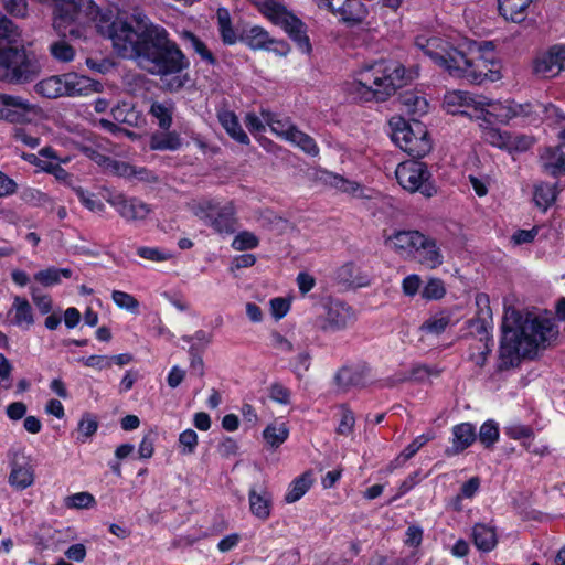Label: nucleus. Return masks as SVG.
I'll return each instance as SVG.
<instances>
[{"label":"nucleus","instance_id":"1","mask_svg":"<svg viewBox=\"0 0 565 565\" xmlns=\"http://www.w3.org/2000/svg\"><path fill=\"white\" fill-rule=\"evenodd\" d=\"M90 6L92 9L82 21H72L62 30L53 24L54 30L62 35L49 46V52L55 61H73L75 49L65 40L66 35L79 39L83 35V26L96 21L98 32L111 41L118 56L134 61L151 75L161 78L173 76L167 84L169 90L177 92L184 86L189 77L180 74L189 68L190 62L179 45L170 39L166 28L153 23L142 13H135L129 20L116 18L110 21L106 14H100L93 0Z\"/></svg>","mask_w":565,"mask_h":565},{"label":"nucleus","instance_id":"2","mask_svg":"<svg viewBox=\"0 0 565 565\" xmlns=\"http://www.w3.org/2000/svg\"><path fill=\"white\" fill-rule=\"evenodd\" d=\"M415 44L452 77L466 78L476 84L500 78V73L495 68L494 45L490 41L470 44L468 53L438 36H418Z\"/></svg>","mask_w":565,"mask_h":565},{"label":"nucleus","instance_id":"3","mask_svg":"<svg viewBox=\"0 0 565 565\" xmlns=\"http://www.w3.org/2000/svg\"><path fill=\"white\" fill-rule=\"evenodd\" d=\"M557 334L553 319L505 311L499 350L500 371L519 365L522 358H533L537 350Z\"/></svg>","mask_w":565,"mask_h":565},{"label":"nucleus","instance_id":"4","mask_svg":"<svg viewBox=\"0 0 565 565\" xmlns=\"http://www.w3.org/2000/svg\"><path fill=\"white\" fill-rule=\"evenodd\" d=\"M405 83L402 64L380 61L360 71L359 77L348 85V92L358 102H384Z\"/></svg>","mask_w":565,"mask_h":565},{"label":"nucleus","instance_id":"5","mask_svg":"<svg viewBox=\"0 0 565 565\" xmlns=\"http://www.w3.org/2000/svg\"><path fill=\"white\" fill-rule=\"evenodd\" d=\"M42 72L36 54L24 46H0V82L24 85L35 81Z\"/></svg>","mask_w":565,"mask_h":565},{"label":"nucleus","instance_id":"6","mask_svg":"<svg viewBox=\"0 0 565 565\" xmlns=\"http://www.w3.org/2000/svg\"><path fill=\"white\" fill-rule=\"evenodd\" d=\"M388 124L392 140L411 157L419 159L430 152L431 142L420 121L412 119L409 122L401 116H393Z\"/></svg>","mask_w":565,"mask_h":565},{"label":"nucleus","instance_id":"7","mask_svg":"<svg viewBox=\"0 0 565 565\" xmlns=\"http://www.w3.org/2000/svg\"><path fill=\"white\" fill-rule=\"evenodd\" d=\"M34 92L45 98L83 96L97 92L99 83L76 73L49 76L34 85Z\"/></svg>","mask_w":565,"mask_h":565},{"label":"nucleus","instance_id":"8","mask_svg":"<svg viewBox=\"0 0 565 565\" xmlns=\"http://www.w3.org/2000/svg\"><path fill=\"white\" fill-rule=\"evenodd\" d=\"M193 213L218 234H233L236 231V210L232 202L221 204L214 200H202L193 206Z\"/></svg>","mask_w":565,"mask_h":565},{"label":"nucleus","instance_id":"9","mask_svg":"<svg viewBox=\"0 0 565 565\" xmlns=\"http://www.w3.org/2000/svg\"><path fill=\"white\" fill-rule=\"evenodd\" d=\"M395 175L399 185L411 193L419 192L426 198H431L437 193L431 174L426 163L422 161L407 160L399 163Z\"/></svg>","mask_w":565,"mask_h":565},{"label":"nucleus","instance_id":"10","mask_svg":"<svg viewBox=\"0 0 565 565\" xmlns=\"http://www.w3.org/2000/svg\"><path fill=\"white\" fill-rule=\"evenodd\" d=\"M356 320L355 311L348 303L340 300H330L324 305V313L318 316L315 326L324 333L342 331Z\"/></svg>","mask_w":565,"mask_h":565},{"label":"nucleus","instance_id":"11","mask_svg":"<svg viewBox=\"0 0 565 565\" xmlns=\"http://www.w3.org/2000/svg\"><path fill=\"white\" fill-rule=\"evenodd\" d=\"M318 9L339 17L347 26H356L364 22L369 14L366 6L361 0H312Z\"/></svg>","mask_w":565,"mask_h":565},{"label":"nucleus","instance_id":"12","mask_svg":"<svg viewBox=\"0 0 565 565\" xmlns=\"http://www.w3.org/2000/svg\"><path fill=\"white\" fill-rule=\"evenodd\" d=\"M444 107L450 114L467 115L470 117H472V115L469 114L466 108L472 107L477 113L475 115L477 119H480L482 116L486 124H491V120L488 118L489 116L486 115L484 107L495 108V105H492V102L486 97H476L467 92L457 90L448 93L445 96Z\"/></svg>","mask_w":565,"mask_h":565},{"label":"nucleus","instance_id":"13","mask_svg":"<svg viewBox=\"0 0 565 565\" xmlns=\"http://www.w3.org/2000/svg\"><path fill=\"white\" fill-rule=\"evenodd\" d=\"M239 40L254 51H270L278 56H286L290 52V45L286 41L271 38L264 28L258 25L246 30Z\"/></svg>","mask_w":565,"mask_h":565},{"label":"nucleus","instance_id":"14","mask_svg":"<svg viewBox=\"0 0 565 565\" xmlns=\"http://www.w3.org/2000/svg\"><path fill=\"white\" fill-rule=\"evenodd\" d=\"M108 203L125 221L137 223L147 220L152 212L151 206L136 196L117 193L108 199Z\"/></svg>","mask_w":565,"mask_h":565},{"label":"nucleus","instance_id":"15","mask_svg":"<svg viewBox=\"0 0 565 565\" xmlns=\"http://www.w3.org/2000/svg\"><path fill=\"white\" fill-rule=\"evenodd\" d=\"M55 4L54 25L62 30L72 21H82L92 9L90 0H38Z\"/></svg>","mask_w":565,"mask_h":565},{"label":"nucleus","instance_id":"16","mask_svg":"<svg viewBox=\"0 0 565 565\" xmlns=\"http://www.w3.org/2000/svg\"><path fill=\"white\" fill-rule=\"evenodd\" d=\"M35 106L28 99L0 93V119L11 124H23L29 121V116Z\"/></svg>","mask_w":565,"mask_h":565},{"label":"nucleus","instance_id":"17","mask_svg":"<svg viewBox=\"0 0 565 565\" xmlns=\"http://www.w3.org/2000/svg\"><path fill=\"white\" fill-rule=\"evenodd\" d=\"M9 484L17 490H24L34 482V470L30 463V458L22 450L11 451Z\"/></svg>","mask_w":565,"mask_h":565},{"label":"nucleus","instance_id":"18","mask_svg":"<svg viewBox=\"0 0 565 565\" xmlns=\"http://www.w3.org/2000/svg\"><path fill=\"white\" fill-rule=\"evenodd\" d=\"M492 337L488 329H471L469 338L468 359L476 366L483 367L492 351Z\"/></svg>","mask_w":565,"mask_h":565},{"label":"nucleus","instance_id":"19","mask_svg":"<svg viewBox=\"0 0 565 565\" xmlns=\"http://www.w3.org/2000/svg\"><path fill=\"white\" fill-rule=\"evenodd\" d=\"M534 71L544 77H554L565 71V44L554 45L547 53L536 58Z\"/></svg>","mask_w":565,"mask_h":565},{"label":"nucleus","instance_id":"20","mask_svg":"<svg viewBox=\"0 0 565 565\" xmlns=\"http://www.w3.org/2000/svg\"><path fill=\"white\" fill-rule=\"evenodd\" d=\"M565 139V137H563ZM539 162L543 172L559 177L565 174V140L556 147L541 149Z\"/></svg>","mask_w":565,"mask_h":565},{"label":"nucleus","instance_id":"21","mask_svg":"<svg viewBox=\"0 0 565 565\" xmlns=\"http://www.w3.org/2000/svg\"><path fill=\"white\" fill-rule=\"evenodd\" d=\"M414 257L425 267L434 269L443 264L444 257L436 239L422 233V239L417 242Z\"/></svg>","mask_w":565,"mask_h":565},{"label":"nucleus","instance_id":"22","mask_svg":"<svg viewBox=\"0 0 565 565\" xmlns=\"http://www.w3.org/2000/svg\"><path fill=\"white\" fill-rule=\"evenodd\" d=\"M7 321L10 326L30 329L34 323L33 309L29 300L21 296H14L13 302L7 312Z\"/></svg>","mask_w":565,"mask_h":565},{"label":"nucleus","instance_id":"23","mask_svg":"<svg viewBox=\"0 0 565 565\" xmlns=\"http://www.w3.org/2000/svg\"><path fill=\"white\" fill-rule=\"evenodd\" d=\"M452 445L446 449L447 456L459 455L477 439L476 427L470 423H461L452 427Z\"/></svg>","mask_w":565,"mask_h":565},{"label":"nucleus","instance_id":"24","mask_svg":"<svg viewBox=\"0 0 565 565\" xmlns=\"http://www.w3.org/2000/svg\"><path fill=\"white\" fill-rule=\"evenodd\" d=\"M420 239L422 233L418 231H397L387 237L385 244L397 253L414 254Z\"/></svg>","mask_w":565,"mask_h":565},{"label":"nucleus","instance_id":"25","mask_svg":"<svg viewBox=\"0 0 565 565\" xmlns=\"http://www.w3.org/2000/svg\"><path fill=\"white\" fill-rule=\"evenodd\" d=\"M532 2L533 0H498V9L505 20L521 23L526 19Z\"/></svg>","mask_w":565,"mask_h":565},{"label":"nucleus","instance_id":"26","mask_svg":"<svg viewBox=\"0 0 565 565\" xmlns=\"http://www.w3.org/2000/svg\"><path fill=\"white\" fill-rule=\"evenodd\" d=\"M182 146V138L179 132L162 130L150 136L149 147L156 151H175Z\"/></svg>","mask_w":565,"mask_h":565},{"label":"nucleus","instance_id":"27","mask_svg":"<svg viewBox=\"0 0 565 565\" xmlns=\"http://www.w3.org/2000/svg\"><path fill=\"white\" fill-rule=\"evenodd\" d=\"M495 108L487 110L486 115L489 117H495L499 121L505 122L509 119L518 116H530L533 113V105H502L501 103H492Z\"/></svg>","mask_w":565,"mask_h":565},{"label":"nucleus","instance_id":"28","mask_svg":"<svg viewBox=\"0 0 565 565\" xmlns=\"http://www.w3.org/2000/svg\"><path fill=\"white\" fill-rule=\"evenodd\" d=\"M472 539L476 547L482 552H490L498 544L495 529L483 523L473 526Z\"/></svg>","mask_w":565,"mask_h":565},{"label":"nucleus","instance_id":"29","mask_svg":"<svg viewBox=\"0 0 565 565\" xmlns=\"http://www.w3.org/2000/svg\"><path fill=\"white\" fill-rule=\"evenodd\" d=\"M441 370L437 366H429L426 364H414L408 374H395L390 381L391 385L403 383L406 381L423 382L429 376H439Z\"/></svg>","mask_w":565,"mask_h":565},{"label":"nucleus","instance_id":"30","mask_svg":"<svg viewBox=\"0 0 565 565\" xmlns=\"http://www.w3.org/2000/svg\"><path fill=\"white\" fill-rule=\"evenodd\" d=\"M175 110V105L171 99L162 102H152L149 114L157 120L160 129L169 130L172 125V117Z\"/></svg>","mask_w":565,"mask_h":565},{"label":"nucleus","instance_id":"31","mask_svg":"<svg viewBox=\"0 0 565 565\" xmlns=\"http://www.w3.org/2000/svg\"><path fill=\"white\" fill-rule=\"evenodd\" d=\"M259 12L275 25L281 26L292 14L286 7L276 0H263L258 4Z\"/></svg>","mask_w":565,"mask_h":565},{"label":"nucleus","instance_id":"32","mask_svg":"<svg viewBox=\"0 0 565 565\" xmlns=\"http://www.w3.org/2000/svg\"><path fill=\"white\" fill-rule=\"evenodd\" d=\"M248 500L253 515L262 521L269 518L271 509V494L269 492L263 491L257 493L254 489H250Z\"/></svg>","mask_w":565,"mask_h":565},{"label":"nucleus","instance_id":"33","mask_svg":"<svg viewBox=\"0 0 565 565\" xmlns=\"http://www.w3.org/2000/svg\"><path fill=\"white\" fill-rule=\"evenodd\" d=\"M216 20L222 42L225 45H234L239 40V36L232 24L230 11L226 8H218Z\"/></svg>","mask_w":565,"mask_h":565},{"label":"nucleus","instance_id":"34","mask_svg":"<svg viewBox=\"0 0 565 565\" xmlns=\"http://www.w3.org/2000/svg\"><path fill=\"white\" fill-rule=\"evenodd\" d=\"M398 100L405 111L411 116H422L428 110V102L417 92H404L399 95Z\"/></svg>","mask_w":565,"mask_h":565},{"label":"nucleus","instance_id":"35","mask_svg":"<svg viewBox=\"0 0 565 565\" xmlns=\"http://www.w3.org/2000/svg\"><path fill=\"white\" fill-rule=\"evenodd\" d=\"M334 381L342 391H348L351 387L364 385L365 374L360 369L344 366L338 371Z\"/></svg>","mask_w":565,"mask_h":565},{"label":"nucleus","instance_id":"36","mask_svg":"<svg viewBox=\"0 0 565 565\" xmlns=\"http://www.w3.org/2000/svg\"><path fill=\"white\" fill-rule=\"evenodd\" d=\"M476 306L478 307L477 315L468 321L470 329H489L492 311L488 295L478 294L476 296Z\"/></svg>","mask_w":565,"mask_h":565},{"label":"nucleus","instance_id":"37","mask_svg":"<svg viewBox=\"0 0 565 565\" xmlns=\"http://www.w3.org/2000/svg\"><path fill=\"white\" fill-rule=\"evenodd\" d=\"M220 122L226 132L237 142L248 145L249 138L243 130L237 116L233 111H223L218 115Z\"/></svg>","mask_w":565,"mask_h":565},{"label":"nucleus","instance_id":"38","mask_svg":"<svg viewBox=\"0 0 565 565\" xmlns=\"http://www.w3.org/2000/svg\"><path fill=\"white\" fill-rule=\"evenodd\" d=\"M313 483L312 471H305L301 476L296 478L289 487L285 501L287 503H294L301 499L305 493L310 489Z\"/></svg>","mask_w":565,"mask_h":565},{"label":"nucleus","instance_id":"39","mask_svg":"<svg viewBox=\"0 0 565 565\" xmlns=\"http://www.w3.org/2000/svg\"><path fill=\"white\" fill-rule=\"evenodd\" d=\"M556 185L546 182H540L534 186L533 200L537 207L546 211L556 200Z\"/></svg>","mask_w":565,"mask_h":565},{"label":"nucleus","instance_id":"40","mask_svg":"<svg viewBox=\"0 0 565 565\" xmlns=\"http://www.w3.org/2000/svg\"><path fill=\"white\" fill-rule=\"evenodd\" d=\"M61 277L71 278L72 269L70 268H55L50 267L44 270H40L34 275V279L41 285L49 287L60 284Z\"/></svg>","mask_w":565,"mask_h":565},{"label":"nucleus","instance_id":"41","mask_svg":"<svg viewBox=\"0 0 565 565\" xmlns=\"http://www.w3.org/2000/svg\"><path fill=\"white\" fill-rule=\"evenodd\" d=\"M113 119L119 124H127L128 126H137L139 114L135 108L128 104L122 103L111 109Z\"/></svg>","mask_w":565,"mask_h":565},{"label":"nucleus","instance_id":"42","mask_svg":"<svg viewBox=\"0 0 565 565\" xmlns=\"http://www.w3.org/2000/svg\"><path fill=\"white\" fill-rule=\"evenodd\" d=\"M263 115L271 131L289 141L297 127L289 119L275 118L269 113Z\"/></svg>","mask_w":565,"mask_h":565},{"label":"nucleus","instance_id":"43","mask_svg":"<svg viewBox=\"0 0 565 565\" xmlns=\"http://www.w3.org/2000/svg\"><path fill=\"white\" fill-rule=\"evenodd\" d=\"M289 430L286 424H271L268 425L263 431L264 439L271 447L280 446L288 437Z\"/></svg>","mask_w":565,"mask_h":565},{"label":"nucleus","instance_id":"44","mask_svg":"<svg viewBox=\"0 0 565 565\" xmlns=\"http://www.w3.org/2000/svg\"><path fill=\"white\" fill-rule=\"evenodd\" d=\"M289 141L310 156L315 157L318 156L319 153V148L313 138L305 134L303 131L299 130L298 128L294 130V134L291 135Z\"/></svg>","mask_w":565,"mask_h":565},{"label":"nucleus","instance_id":"45","mask_svg":"<svg viewBox=\"0 0 565 565\" xmlns=\"http://www.w3.org/2000/svg\"><path fill=\"white\" fill-rule=\"evenodd\" d=\"M480 127L482 128V138L486 142L498 148L510 146V136L507 132H501L497 128L483 126L482 124H480Z\"/></svg>","mask_w":565,"mask_h":565},{"label":"nucleus","instance_id":"46","mask_svg":"<svg viewBox=\"0 0 565 565\" xmlns=\"http://www.w3.org/2000/svg\"><path fill=\"white\" fill-rule=\"evenodd\" d=\"M182 39L191 44L193 50L201 56L203 61H206L211 65L216 63V60L211 51L195 34L190 31H184L182 33Z\"/></svg>","mask_w":565,"mask_h":565},{"label":"nucleus","instance_id":"47","mask_svg":"<svg viewBox=\"0 0 565 565\" xmlns=\"http://www.w3.org/2000/svg\"><path fill=\"white\" fill-rule=\"evenodd\" d=\"M499 439V427L494 420H487L479 430V440L486 447H492Z\"/></svg>","mask_w":565,"mask_h":565},{"label":"nucleus","instance_id":"48","mask_svg":"<svg viewBox=\"0 0 565 565\" xmlns=\"http://www.w3.org/2000/svg\"><path fill=\"white\" fill-rule=\"evenodd\" d=\"M450 323L448 316L439 315L427 319L420 327V330L430 334H440Z\"/></svg>","mask_w":565,"mask_h":565},{"label":"nucleus","instance_id":"49","mask_svg":"<svg viewBox=\"0 0 565 565\" xmlns=\"http://www.w3.org/2000/svg\"><path fill=\"white\" fill-rule=\"evenodd\" d=\"M97 428L98 424L96 419L92 415L85 414L77 426V440H79L81 443H85L89 437H92L96 433Z\"/></svg>","mask_w":565,"mask_h":565},{"label":"nucleus","instance_id":"50","mask_svg":"<svg viewBox=\"0 0 565 565\" xmlns=\"http://www.w3.org/2000/svg\"><path fill=\"white\" fill-rule=\"evenodd\" d=\"M104 171L117 177H130L135 173L134 168L127 162L108 158Z\"/></svg>","mask_w":565,"mask_h":565},{"label":"nucleus","instance_id":"51","mask_svg":"<svg viewBox=\"0 0 565 565\" xmlns=\"http://www.w3.org/2000/svg\"><path fill=\"white\" fill-rule=\"evenodd\" d=\"M536 107L543 109L544 118L546 120H551L553 124H556L559 126V128L563 130L562 136L565 137L564 136V134H565V114H563L559 110V108H557L556 106H554L552 104H548V105L537 104Z\"/></svg>","mask_w":565,"mask_h":565},{"label":"nucleus","instance_id":"52","mask_svg":"<svg viewBox=\"0 0 565 565\" xmlns=\"http://www.w3.org/2000/svg\"><path fill=\"white\" fill-rule=\"evenodd\" d=\"M445 292L444 282L438 278H433L423 288L422 297L426 300H437L443 298Z\"/></svg>","mask_w":565,"mask_h":565},{"label":"nucleus","instance_id":"53","mask_svg":"<svg viewBox=\"0 0 565 565\" xmlns=\"http://www.w3.org/2000/svg\"><path fill=\"white\" fill-rule=\"evenodd\" d=\"M258 244H259V241L256 237V235H254L250 232L244 231V232L238 233L235 236V238L232 243V246L236 250H246V249H253V248L257 247Z\"/></svg>","mask_w":565,"mask_h":565},{"label":"nucleus","instance_id":"54","mask_svg":"<svg viewBox=\"0 0 565 565\" xmlns=\"http://www.w3.org/2000/svg\"><path fill=\"white\" fill-rule=\"evenodd\" d=\"M355 424L354 414L351 409L345 407L344 405L341 406V419L339 423V426L337 428V433L339 435L348 436L353 431V427Z\"/></svg>","mask_w":565,"mask_h":565},{"label":"nucleus","instance_id":"55","mask_svg":"<svg viewBox=\"0 0 565 565\" xmlns=\"http://www.w3.org/2000/svg\"><path fill=\"white\" fill-rule=\"evenodd\" d=\"M111 298L118 307L127 309L129 311H136L139 307L138 300L134 296L125 291L114 290L111 294Z\"/></svg>","mask_w":565,"mask_h":565},{"label":"nucleus","instance_id":"56","mask_svg":"<svg viewBox=\"0 0 565 565\" xmlns=\"http://www.w3.org/2000/svg\"><path fill=\"white\" fill-rule=\"evenodd\" d=\"M434 438L433 433L423 434L416 437L401 454L404 461L411 459L429 440Z\"/></svg>","mask_w":565,"mask_h":565},{"label":"nucleus","instance_id":"57","mask_svg":"<svg viewBox=\"0 0 565 565\" xmlns=\"http://www.w3.org/2000/svg\"><path fill=\"white\" fill-rule=\"evenodd\" d=\"M78 200L90 211L100 212L104 209V204L102 201L96 199L93 193L85 191L82 188H77L74 190Z\"/></svg>","mask_w":565,"mask_h":565},{"label":"nucleus","instance_id":"58","mask_svg":"<svg viewBox=\"0 0 565 565\" xmlns=\"http://www.w3.org/2000/svg\"><path fill=\"white\" fill-rule=\"evenodd\" d=\"M67 507L75 509H87L95 504L94 497L88 492H78L67 497Z\"/></svg>","mask_w":565,"mask_h":565},{"label":"nucleus","instance_id":"59","mask_svg":"<svg viewBox=\"0 0 565 565\" xmlns=\"http://www.w3.org/2000/svg\"><path fill=\"white\" fill-rule=\"evenodd\" d=\"M179 444L183 447L182 454H193L198 446V434L193 429L182 431L179 436Z\"/></svg>","mask_w":565,"mask_h":565},{"label":"nucleus","instance_id":"60","mask_svg":"<svg viewBox=\"0 0 565 565\" xmlns=\"http://www.w3.org/2000/svg\"><path fill=\"white\" fill-rule=\"evenodd\" d=\"M269 396L279 404L290 403V391L280 383H274L269 388Z\"/></svg>","mask_w":565,"mask_h":565},{"label":"nucleus","instance_id":"61","mask_svg":"<svg viewBox=\"0 0 565 565\" xmlns=\"http://www.w3.org/2000/svg\"><path fill=\"white\" fill-rule=\"evenodd\" d=\"M78 361L85 366L97 370L109 369L111 366V359H109L108 355H90L88 358H81Z\"/></svg>","mask_w":565,"mask_h":565},{"label":"nucleus","instance_id":"62","mask_svg":"<svg viewBox=\"0 0 565 565\" xmlns=\"http://www.w3.org/2000/svg\"><path fill=\"white\" fill-rule=\"evenodd\" d=\"M4 9L8 13L23 18L28 12V4L25 0H3Z\"/></svg>","mask_w":565,"mask_h":565},{"label":"nucleus","instance_id":"63","mask_svg":"<svg viewBox=\"0 0 565 565\" xmlns=\"http://www.w3.org/2000/svg\"><path fill=\"white\" fill-rule=\"evenodd\" d=\"M289 36L295 33H301L302 30H308L305 22L297 18L294 13L280 26Z\"/></svg>","mask_w":565,"mask_h":565},{"label":"nucleus","instance_id":"64","mask_svg":"<svg viewBox=\"0 0 565 565\" xmlns=\"http://www.w3.org/2000/svg\"><path fill=\"white\" fill-rule=\"evenodd\" d=\"M32 300L42 315H46L51 311L52 300L50 296L42 295L38 289L32 288Z\"/></svg>","mask_w":565,"mask_h":565}]
</instances>
